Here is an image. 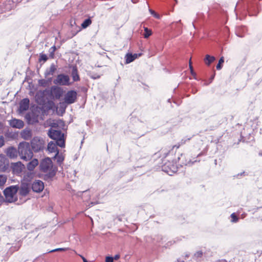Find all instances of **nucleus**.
<instances>
[{
	"mask_svg": "<svg viewBox=\"0 0 262 262\" xmlns=\"http://www.w3.org/2000/svg\"><path fill=\"white\" fill-rule=\"evenodd\" d=\"M39 168L40 171L43 172H48L44 175V179L46 180L52 179L56 175L57 171V167L53 165L52 160L49 157L41 160Z\"/></svg>",
	"mask_w": 262,
	"mask_h": 262,
	"instance_id": "nucleus-1",
	"label": "nucleus"
},
{
	"mask_svg": "<svg viewBox=\"0 0 262 262\" xmlns=\"http://www.w3.org/2000/svg\"><path fill=\"white\" fill-rule=\"evenodd\" d=\"M18 147V155L21 159L27 161L32 159L33 153L29 143L25 141L20 142Z\"/></svg>",
	"mask_w": 262,
	"mask_h": 262,
	"instance_id": "nucleus-2",
	"label": "nucleus"
},
{
	"mask_svg": "<svg viewBox=\"0 0 262 262\" xmlns=\"http://www.w3.org/2000/svg\"><path fill=\"white\" fill-rule=\"evenodd\" d=\"M48 135L51 139L57 142L58 146L64 148L66 146L64 134L60 130L50 128L48 132Z\"/></svg>",
	"mask_w": 262,
	"mask_h": 262,
	"instance_id": "nucleus-3",
	"label": "nucleus"
},
{
	"mask_svg": "<svg viewBox=\"0 0 262 262\" xmlns=\"http://www.w3.org/2000/svg\"><path fill=\"white\" fill-rule=\"evenodd\" d=\"M18 188V186L17 185L11 186L7 187L4 190V194L6 202L12 203L16 201V200L14 199V196L17 193Z\"/></svg>",
	"mask_w": 262,
	"mask_h": 262,
	"instance_id": "nucleus-4",
	"label": "nucleus"
},
{
	"mask_svg": "<svg viewBox=\"0 0 262 262\" xmlns=\"http://www.w3.org/2000/svg\"><path fill=\"white\" fill-rule=\"evenodd\" d=\"M162 170L167 173L168 175L171 176L177 171L176 163L173 161L165 162L162 166Z\"/></svg>",
	"mask_w": 262,
	"mask_h": 262,
	"instance_id": "nucleus-5",
	"label": "nucleus"
},
{
	"mask_svg": "<svg viewBox=\"0 0 262 262\" xmlns=\"http://www.w3.org/2000/svg\"><path fill=\"white\" fill-rule=\"evenodd\" d=\"M70 78L68 75L64 74H60L57 76L56 79L53 81L55 84L59 85H69L70 83Z\"/></svg>",
	"mask_w": 262,
	"mask_h": 262,
	"instance_id": "nucleus-6",
	"label": "nucleus"
},
{
	"mask_svg": "<svg viewBox=\"0 0 262 262\" xmlns=\"http://www.w3.org/2000/svg\"><path fill=\"white\" fill-rule=\"evenodd\" d=\"M77 93L75 90H70L64 95V101L67 104L74 103L77 99Z\"/></svg>",
	"mask_w": 262,
	"mask_h": 262,
	"instance_id": "nucleus-7",
	"label": "nucleus"
},
{
	"mask_svg": "<svg viewBox=\"0 0 262 262\" xmlns=\"http://www.w3.org/2000/svg\"><path fill=\"white\" fill-rule=\"evenodd\" d=\"M31 148L35 152H38L43 149L42 141L38 137H34L31 141Z\"/></svg>",
	"mask_w": 262,
	"mask_h": 262,
	"instance_id": "nucleus-8",
	"label": "nucleus"
},
{
	"mask_svg": "<svg viewBox=\"0 0 262 262\" xmlns=\"http://www.w3.org/2000/svg\"><path fill=\"white\" fill-rule=\"evenodd\" d=\"M10 167L12 173L18 176L21 174L23 169L25 168V165L20 161L11 163Z\"/></svg>",
	"mask_w": 262,
	"mask_h": 262,
	"instance_id": "nucleus-9",
	"label": "nucleus"
},
{
	"mask_svg": "<svg viewBox=\"0 0 262 262\" xmlns=\"http://www.w3.org/2000/svg\"><path fill=\"white\" fill-rule=\"evenodd\" d=\"M63 94V90L58 86H52L51 88L50 95L56 99H59Z\"/></svg>",
	"mask_w": 262,
	"mask_h": 262,
	"instance_id": "nucleus-10",
	"label": "nucleus"
},
{
	"mask_svg": "<svg viewBox=\"0 0 262 262\" xmlns=\"http://www.w3.org/2000/svg\"><path fill=\"white\" fill-rule=\"evenodd\" d=\"M9 167V161L3 154H0V172H6Z\"/></svg>",
	"mask_w": 262,
	"mask_h": 262,
	"instance_id": "nucleus-11",
	"label": "nucleus"
},
{
	"mask_svg": "<svg viewBox=\"0 0 262 262\" xmlns=\"http://www.w3.org/2000/svg\"><path fill=\"white\" fill-rule=\"evenodd\" d=\"M18 148L14 146H9L5 150V153L6 156L11 159H15L17 157L18 155Z\"/></svg>",
	"mask_w": 262,
	"mask_h": 262,
	"instance_id": "nucleus-12",
	"label": "nucleus"
},
{
	"mask_svg": "<svg viewBox=\"0 0 262 262\" xmlns=\"http://www.w3.org/2000/svg\"><path fill=\"white\" fill-rule=\"evenodd\" d=\"M31 188L34 192H40L44 188L43 183L41 180H35L32 184Z\"/></svg>",
	"mask_w": 262,
	"mask_h": 262,
	"instance_id": "nucleus-13",
	"label": "nucleus"
},
{
	"mask_svg": "<svg viewBox=\"0 0 262 262\" xmlns=\"http://www.w3.org/2000/svg\"><path fill=\"white\" fill-rule=\"evenodd\" d=\"M30 104L29 99L28 98L23 99L19 102L18 112L22 113L29 109Z\"/></svg>",
	"mask_w": 262,
	"mask_h": 262,
	"instance_id": "nucleus-14",
	"label": "nucleus"
},
{
	"mask_svg": "<svg viewBox=\"0 0 262 262\" xmlns=\"http://www.w3.org/2000/svg\"><path fill=\"white\" fill-rule=\"evenodd\" d=\"M30 192V185L26 183H23L20 186L19 193L23 196H26Z\"/></svg>",
	"mask_w": 262,
	"mask_h": 262,
	"instance_id": "nucleus-15",
	"label": "nucleus"
},
{
	"mask_svg": "<svg viewBox=\"0 0 262 262\" xmlns=\"http://www.w3.org/2000/svg\"><path fill=\"white\" fill-rule=\"evenodd\" d=\"M9 124L12 127L20 129L23 127L24 123L21 120L13 119L10 120Z\"/></svg>",
	"mask_w": 262,
	"mask_h": 262,
	"instance_id": "nucleus-16",
	"label": "nucleus"
},
{
	"mask_svg": "<svg viewBox=\"0 0 262 262\" xmlns=\"http://www.w3.org/2000/svg\"><path fill=\"white\" fill-rule=\"evenodd\" d=\"M247 29L245 26H238L235 30L236 35L239 37H243L245 34L247 32Z\"/></svg>",
	"mask_w": 262,
	"mask_h": 262,
	"instance_id": "nucleus-17",
	"label": "nucleus"
},
{
	"mask_svg": "<svg viewBox=\"0 0 262 262\" xmlns=\"http://www.w3.org/2000/svg\"><path fill=\"white\" fill-rule=\"evenodd\" d=\"M58 144L56 141H50L48 145V150L50 152H57V151H59L57 146Z\"/></svg>",
	"mask_w": 262,
	"mask_h": 262,
	"instance_id": "nucleus-18",
	"label": "nucleus"
},
{
	"mask_svg": "<svg viewBox=\"0 0 262 262\" xmlns=\"http://www.w3.org/2000/svg\"><path fill=\"white\" fill-rule=\"evenodd\" d=\"M71 76L74 81L80 80V77L78 75L77 68L76 66L72 67Z\"/></svg>",
	"mask_w": 262,
	"mask_h": 262,
	"instance_id": "nucleus-19",
	"label": "nucleus"
},
{
	"mask_svg": "<svg viewBox=\"0 0 262 262\" xmlns=\"http://www.w3.org/2000/svg\"><path fill=\"white\" fill-rule=\"evenodd\" d=\"M38 161L37 159H33L31 161H30L27 165V168L28 170L32 171L34 170L35 167L38 165Z\"/></svg>",
	"mask_w": 262,
	"mask_h": 262,
	"instance_id": "nucleus-20",
	"label": "nucleus"
},
{
	"mask_svg": "<svg viewBox=\"0 0 262 262\" xmlns=\"http://www.w3.org/2000/svg\"><path fill=\"white\" fill-rule=\"evenodd\" d=\"M56 69V66L54 63L51 64L50 67L47 69L45 72V77H47L50 75H53Z\"/></svg>",
	"mask_w": 262,
	"mask_h": 262,
	"instance_id": "nucleus-21",
	"label": "nucleus"
},
{
	"mask_svg": "<svg viewBox=\"0 0 262 262\" xmlns=\"http://www.w3.org/2000/svg\"><path fill=\"white\" fill-rule=\"evenodd\" d=\"M192 258L197 262L201 261L204 258V252L202 250L196 252Z\"/></svg>",
	"mask_w": 262,
	"mask_h": 262,
	"instance_id": "nucleus-22",
	"label": "nucleus"
},
{
	"mask_svg": "<svg viewBox=\"0 0 262 262\" xmlns=\"http://www.w3.org/2000/svg\"><path fill=\"white\" fill-rule=\"evenodd\" d=\"M21 136L24 139L29 140L32 137V131L29 129H25L21 132Z\"/></svg>",
	"mask_w": 262,
	"mask_h": 262,
	"instance_id": "nucleus-23",
	"label": "nucleus"
},
{
	"mask_svg": "<svg viewBox=\"0 0 262 262\" xmlns=\"http://www.w3.org/2000/svg\"><path fill=\"white\" fill-rule=\"evenodd\" d=\"M53 159L56 160V162L57 164L61 166L62 164L63 161H64V158L62 155V154H59V151H57V152L55 154V156L53 157Z\"/></svg>",
	"mask_w": 262,
	"mask_h": 262,
	"instance_id": "nucleus-24",
	"label": "nucleus"
},
{
	"mask_svg": "<svg viewBox=\"0 0 262 262\" xmlns=\"http://www.w3.org/2000/svg\"><path fill=\"white\" fill-rule=\"evenodd\" d=\"M215 60V58L214 56L207 54L204 58V62L207 66H209Z\"/></svg>",
	"mask_w": 262,
	"mask_h": 262,
	"instance_id": "nucleus-25",
	"label": "nucleus"
},
{
	"mask_svg": "<svg viewBox=\"0 0 262 262\" xmlns=\"http://www.w3.org/2000/svg\"><path fill=\"white\" fill-rule=\"evenodd\" d=\"M135 60L133 55L132 53H127L125 55V63L128 64L133 62Z\"/></svg>",
	"mask_w": 262,
	"mask_h": 262,
	"instance_id": "nucleus-26",
	"label": "nucleus"
},
{
	"mask_svg": "<svg viewBox=\"0 0 262 262\" xmlns=\"http://www.w3.org/2000/svg\"><path fill=\"white\" fill-rule=\"evenodd\" d=\"M92 23V20L91 18H88L82 22L81 24V27L82 28L85 29L86 28L88 27H89Z\"/></svg>",
	"mask_w": 262,
	"mask_h": 262,
	"instance_id": "nucleus-27",
	"label": "nucleus"
},
{
	"mask_svg": "<svg viewBox=\"0 0 262 262\" xmlns=\"http://www.w3.org/2000/svg\"><path fill=\"white\" fill-rule=\"evenodd\" d=\"M191 137H184L183 139L181 140V141L178 143V145H176L173 146V148L174 147H177V148H178L181 145H183L186 143L187 141H189L191 139Z\"/></svg>",
	"mask_w": 262,
	"mask_h": 262,
	"instance_id": "nucleus-28",
	"label": "nucleus"
},
{
	"mask_svg": "<svg viewBox=\"0 0 262 262\" xmlns=\"http://www.w3.org/2000/svg\"><path fill=\"white\" fill-rule=\"evenodd\" d=\"M144 33L143 36L145 38H148L152 34L151 30L148 29L147 27H144Z\"/></svg>",
	"mask_w": 262,
	"mask_h": 262,
	"instance_id": "nucleus-29",
	"label": "nucleus"
},
{
	"mask_svg": "<svg viewBox=\"0 0 262 262\" xmlns=\"http://www.w3.org/2000/svg\"><path fill=\"white\" fill-rule=\"evenodd\" d=\"M231 217V222L233 223H235L238 222L239 218L237 216V215L235 214V213L233 212L230 215Z\"/></svg>",
	"mask_w": 262,
	"mask_h": 262,
	"instance_id": "nucleus-30",
	"label": "nucleus"
},
{
	"mask_svg": "<svg viewBox=\"0 0 262 262\" xmlns=\"http://www.w3.org/2000/svg\"><path fill=\"white\" fill-rule=\"evenodd\" d=\"M224 57L222 56L220 58V59L219 60V62L216 65V68L217 70H220L222 68L223 63H224Z\"/></svg>",
	"mask_w": 262,
	"mask_h": 262,
	"instance_id": "nucleus-31",
	"label": "nucleus"
},
{
	"mask_svg": "<svg viewBox=\"0 0 262 262\" xmlns=\"http://www.w3.org/2000/svg\"><path fill=\"white\" fill-rule=\"evenodd\" d=\"M48 84L49 81L46 79H42L38 80V84L40 86L46 87L48 85Z\"/></svg>",
	"mask_w": 262,
	"mask_h": 262,
	"instance_id": "nucleus-32",
	"label": "nucleus"
},
{
	"mask_svg": "<svg viewBox=\"0 0 262 262\" xmlns=\"http://www.w3.org/2000/svg\"><path fill=\"white\" fill-rule=\"evenodd\" d=\"M61 124L64 125V122L62 121L59 120L57 121L56 122L52 123L51 125V128H53L57 127L59 125H60Z\"/></svg>",
	"mask_w": 262,
	"mask_h": 262,
	"instance_id": "nucleus-33",
	"label": "nucleus"
},
{
	"mask_svg": "<svg viewBox=\"0 0 262 262\" xmlns=\"http://www.w3.org/2000/svg\"><path fill=\"white\" fill-rule=\"evenodd\" d=\"M7 178L5 174H0V186L4 185L7 181Z\"/></svg>",
	"mask_w": 262,
	"mask_h": 262,
	"instance_id": "nucleus-34",
	"label": "nucleus"
},
{
	"mask_svg": "<svg viewBox=\"0 0 262 262\" xmlns=\"http://www.w3.org/2000/svg\"><path fill=\"white\" fill-rule=\"evenodd\" d=\"M181 22V20H179L177 21L173 22L172 23V26L174 25L177 27L178 31H180V32H181V29H182Z\"/></svg>",
	"mask_w": 262,
	"mask_h": 262,
	"instance_id": "nucleus-35",
	"label": "nucleus"
},
{
	"mask_svg": "<svg viewBox=\"0 0 262 262\" xmlns=\"http://www.w3.org/2000/svg\"><path fill=\"white\" fill-rule=\"evenodd\" d=\"M48 59L47 55L45 54L41 53L39 55V62H46Z\"/></svg>",
	"mask_w": 262,
	"mask_h": 262,
	"instance_id": "nucleus-36",
	"label": "nucleus"
},
{
	"mask_svg": "<svg viewBox=\"0 0 262 262\" xmlns=\"http://www.w3.org/2000/svg\"><path fill=\"white\" fill-rule=\"evenodd\" d=\"M69 249V248H56V249L52 250L50 251L49 252L52 253V252H57V251H66Z\"/></svg>",
	"mask_w": 262,
	"mask_h": 262,
	"instance_id": "nucleus-37",
	"label": "nucleus"
},
{
	"mask_svg": "<svg viewBox=\"0 0 262 262\" xmlns=\"http://www.w3.org/2000/svg\"><path fill=\"white\" fill-rule=\"evenodd\" d=\"M89 76L93 79H99L100 77V76L99 75H98L97 74H96V73H90L89 74Z\"/></svg>",
	"mask_w": 262,
	"mask_h": 262,
	"instance_id": "nucleus-38",
	"label": "nucleus"
},
{
	"mask_svg": "<svg viewBox=\"0 0 262 262\" xmlns=\"http://www.w3.org/2000/svg\"><path fill=\"white\" fill-rule=\"evenodd\" d=\"M195 162H196V160H195L194 161H191L190 160H186L185 161H182V163L185 165L190 166Z\"/></svg>",
	"mask_w": 262,
	"mask_h": 262,
	"instance_id": "nucleus-39",
	"label": "nucleus"
},
{
	"mask_svg": "<svg viewBox=\"0 0 262 262\" xmlns=\"http://www.w3.org/2000/svg\"><path fill=\"white\" fill-rule=\"evenodd\" d=\"M154 239L158 243H161L164 239V237L161 235H158L156 236L154 238Z\"/></svg>",
	"mask_w": 262,
	"mask_h": 262,
	"instance_id": "nucleus-40",
	"label": "nucleus"
},
{
	"mask_svg": "<svg viewBox=\"0 0 262 262\" xmlns=\"http://www.w3.org/2000/svg\"><path fill=\"white\" fill-rule=\"evenodd\" d=\"M149 11L151 14H152L155 17L157 18H160V15L156 13L154 10L151 9H149Z\"/></svg>",
	"mask_w": 262,
	"mask_h": 262,
	"instance_id": "nucleus-41",
	"label": "nucleus"
},
{
	"mask_svg": "<svg viewBox=\"0 0 262 262\" xmlns=\"http://www.w3.org/2000/svg\"><path fill=\"white\" fill-rule=\"evenodd\" d=\"M176 241H169L168 242H167L165 245L164 246V247L167 248H168L170 246H171L172 244H173L174 243H176Z\"/></svg>",
	"mask_w": 262,
	"mask_h": 262,
	"instance_id": "nucleus-42",
	"label": "nucleus"
},
{
	"mask_svg": "<svg viewBox=\"0 0 262 262\" xmlns=\"http://www.w3.org/2000/svg\"><path fill=\"white\" fill-rule=\"evenodd\" d=\"M105 261L106 262H113V256H107L105 258Z\"/></svg>",
	"mask_w": 262,
	"mask_h": 262,
	"instance_id": "nucleus-43",
	"label": "nucleus"
},
{
	"mask_svg": "<svg viewBox=\"0 0 262 262\" xmlns=\"http://www.w3.org/2000/svg\"><path fill=\"white\" fill-rule=\"evenodd\" d=\"M5 143L4 138L3 136H0V148L2 147Z\"/></svg>",
	"mask_w": 262,
	"mask_h": 262,
	"instance_id": "nucleus-44",
	"label": "nucleus"
},
{
	"mask_svg": "<svg viewBox=\"0 0 262 262\" xmlns=\"http://www.w3.org/2000/svg\"><path fill=\"white\" fill-rule=\"evenodd\" d=\"M162 154H163V158H166V157L169 154V151H164V150H163L162 151Z\"/></svg>",
	"mask_w": 262,
	"mask_h": 262,
	"instance_id": "nucleus-45",
	"label": "nucleus"
},
{
	"mask_svg": "<svg viewBox=\"0 0 262 262\" xmlns=\"http://www.w3.org/2000/svg\"><path fill=\"white\" fill-rule=\"evenodd\" d=\"M49 56L50 57L52 58H54V51L51 50L50 49H49Z\"/></svg>",
	"mask_w": 262,
	"mask_h": 262,
	"instance_id": "nucleus-46",
	"label": "nucleus"
},
{
	"mask_svg": "<svg viewBox=\"0 0 262 262\" xmlns=\"http://www.w3.org/2000/svg\"><path fill=\"white\" fill-rule=\"evenodd\" d=\"M189 68H190L191 74L192 75L194 74L195 73H194V71L193 70V67H192V66L191 64V62L190 60L189 61Z\"/></svg>",
	"mask_w": 262,
	"mask_h": 262,
	"instance_id": "nucleus-47",
	"label": "nucleus"
},
{
	"mask_svg": "<svg viewBox=\"0 0 262 262\" xmlns=\"http://www.w3.org/2000/svg\"><path fill=\"white\" fill-rule=\"evenodd\" d=\"M190 253L188 252H185L184 255V259L186 260L187 258H188L190 256Z\"/></svg>",
	"mask_w": 262,
	"mask_h": 262,
	"instance_id": "nucleus-48",
	"label": "nucleus"
},
{
	"mask_svg": "<svg viewBox=\"0 0 262 262\" xmlns=\"http://www.w3.org/2000/svg\"><path fill=\"white\" fill-rule=\"evenodd\" d=\"M10 9V7H8L7 8H6L5 9H4L3 8H2L1 7H0V14L2 13L3 12L8 10V9Z\"/></svg>",
	"mask_w": 262,
	"mask_h": 262,
	"instance_id": "nucleus-49",
	"label": "nucleus"
},
{
	"mask_svg": "<svg viewBox=\"0 0 262 262\" xmlns=\"http://www.w3.org/2000/svg\"><path fill=\"white\" fill-rule=\"evenodd\" d=\"M119 257H120V255H118V254H116V255H115L114 257H113V260H115H115H117L118 259H119Z\"/></svg>",
	"mask_w": 262,
	"mask_h": 262,
	"instance_id": "nucleus-50",
	"label": "nucleus"
},
{
	"mask_svg": "<svg viewBox=\"0 0 262 262\" xmlns=\"http://www.w3.org/2000/svg\"><path fill=\"white\" fill-rule=\"evenodd\" d=\"M50 49L51 50H52V51L55 52L56 51V47L55 46H53L52 47H51Z\"/></svg>",
	"mask_w": 262,
	"mask_h": 262,
	"instance_id": "nucleus-51",
	"label": "nucleus"
},
{
	"mask_svg": "<svg viewBox=\"0 0 262 262\" xmlns=\"http://www.w3.org/2000/svg\"><path fill=\"white\" fill-rule=\"evenodd\" d=\"M245 172L244 171V172H241V173H239L238 174H237V176L238 177V176H245Z\"/></svg>",
	"mask_w": 262,
	"mask_h": 262,
	"instance_id": "nucleus-52",
	"label": "nucleus"
},
{
	"mask_svg": "<svg viewBox=\"0 0 262 262\" xmlns=\"http://www.w3.org/2000/svg\"><path fill=\"white\" fill-rule=\"evenodd\" d=\"M197 23V21L195 20H194L193 23H192V25H193V27L194 29L196 28V27H195V24Z\"/></svg>",
	"mask_w": 262,
	"mask_h": 262,
	"instance_id": "nucleus-53",
	"label": "nucleus"
},
{
	"mask_svg": "<svg viewBox=\"0 0 262 262\" xmlns=\"http://www.w3.org/2000/svg\"><path fill=\"white\" fill-rule=\"evenodd\" d=\"M23 0H12V2L13 3H19L21 2Z\"/></svg>",
	"mask_w": 262,
	"mask_h": 262,
	"instance_id": "nucleus-54",
	"label": "nucleus"
},
{
	"mask_svg": "<svg viewBox=\"0 0 262 262\" xmlns=\"http://www.w3.org/2000/svg\"><path fill=\"white\" fill-rule=\"evenodd\" d=\"M80 257H81L83 261L84 262L85 260H86V259L82 255H80Z\"/></svg>",
	"mask_w": 262,
	"mask_h": 262,
	"instance_id": "nucleus-55",
	"label": "nucleus"
},
{
	"mask_svg": "<svg viewBox=\"0 0 262 262\" xmlns=\"http://www.w3.org/2000/svg\"><path fill=\"white\" fill-rule=\"evenodd\" d=\"M214 76H215V73H214L213 75L211 77V78H210L211 81L214 79Z\"/></svg>",
	"mask_w": 262,
	"mask_h": 262,
	"instance_id": "nucleus-56",
	"label": "nucleus"
},
{
	"mask_svg": "<svg viewBox=\"0 0 262 262\" xmlns=\"http://www.w3.org/2000/svg\"><path fill=\"white\" fill-rule=\"evenodd\" d=\"M177 262H185L184 260H181L180 258L177 259Z\"/></svg>",
	"mask_w": 262,
	"mask_h": 262,
	"instance_id": "nucleus-57",
	"label": "nucleus"
},
{
	"mask_svg": "<svg viewBox=\"0 0 262 262\" xmlns=\"http://www.w3.org/2000/svg\"><path fill=\"white\" fill-rule=\"evenodd\" d=\"M133 57H135V59L137 57V54H133Z\"/></svg>",
	"mask_w": 262,
	"mask_h": 262,
	"instance_id": "nucleus-58",
	"label": "nucleus"
},
{
	"mask_svg": "<svg viewBox=\"0 0 262 262\" xmlns=\"http://www.w3.org/2000/svg\"><path fill=\"white\" fill-rule=\"evenodd\" d=\"M182 156H183L182 155H181V157H178V158L179 161H181V159L183 158Z\"/></svg>",
	"mask_w": 262,
	"mask_h": 262,
	"instance_id": "nucleus-59",
	"label": "nucleus"
},
{
	"mask_svg": "<svg viewBox=\"0 0 262 262\" xmlns=\"http://www.w3.org/2000/svg\"><path fill=\"white\" fill-rule=\"evenodd\" d=\"M261 208H262V206H260V207H257V209H258Z\"/></svg>",
	"mask_w": 262,
	"mask_h": 262,
	"instance_id": "nucleus-60",
	"label": "nucleus"
},
{
	"mask_svg": "<svg viewBox=\"0 0 262 262\" xmlns=\"http://www.w3.org/2000/svg\"><path fill=\"white\" fill-rule=\"evenodd\" d=\"M91 204L93 205H94L95 203H93V202H92Z\"/></svg>",
	"mask_w": 262,
	"mask_h": 262,
	"instance_id": "nucleus-61",
	"label": "nucleus"
},
{
	"mask_svg": "<svg viewBox=\"0 0 262 262\" xmlns=\"http://www.w3.org/2000/svg\"><path fill=\"white\" fill-rule=\"evenodd\" d=\"M84 262H88L87 260H85Z\"/></svg>",
	"mask_w": 262,
	"mask_h": 262,
	"instance_id": "nucleus-62",
	"label": "nucleus"
},
{
	"mask_svg": "<svg viewBox=\"0 0 262 262\" xmlns=\"http://www.w3.org/2000/svg\"><path fill=\"white\" fill-rule=\"evenodd\" d=\"M168 102H170V99H168Z\"/></svg>",
	"mask_w": 262,
	"mask_h": 262,
	"instance_id": "nucleus-63",
	"label": "nucleus"
},
{
	"mask_svg": "<svg viewBox=\"0 0 262 262\" xmlns=\"http://www.w3.org/2000/svg\"><path fill=\"white\" fill-rule=\"evenodd\" d=\"M175 1H176L177 0H174Z\"/></svg>",
	"mask_w": 262,
	"mask_h": 262,
	"instance_id": "nucleus-64",
	"label": "nucleus"
}]
</instances>
